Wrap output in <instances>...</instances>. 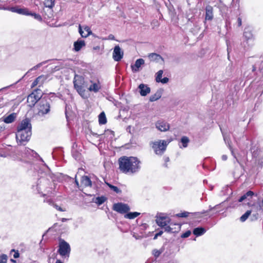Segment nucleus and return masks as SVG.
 Segmentation results:
<instances>
[{
    "instance_id": "13",
    "label": "nucleus",
    "mask_w": 263,
    "mask_h": 263,
    "mask_svg": "<svg viewBox=\"0 0 263 263\" xmlns=\"http://www.w3.org/2000/svg\"><path fill=\"white\" fill-rule=\"evenodd\" d=\"M123 57V52L119 46H116L114 49L112 58L115 61H120Z\"/></svg>"
},
{
    "instance_id": "40",
    "label": "nucleus",
    "mask_w": 263,
    "mask_h": 263,
    "mask_svg": "<svg viewBox=\"0 0 263 263\" xmlns=\"http://www.w3.org/2000/svg\"><path fill=\"white\" fill-rule=\"evenodd\" d=\"M29 15L33 16L35 20H36L39 21L41 22L42 21V16L39 14H36L34 12H31L30 11V14H29Z\"/></svg>"
},
{
    "instance_id": "28",
    "label": "nucleus",
    "mask_w": 263,
    "mask_h": 263,
    "mask_svg": "<svg viewBox=\"0 0 263 263\" xmlns=\"http://www.w3.org/2000/svg\"><path fill=\"white\" fill-rule=\"evenodd\" d=\"M47 203H48L49 205L52 206L53 208H54L55 209L61 212H65L66 211L65 208H62L61 206L57 205L56 203H54L51 199H47L46 200H45Z\"/></svg>"
},
{
    "instance_id": "47",
    "label": "nucleus",
    "mask_w": 263,
    "mask_h": 263,
    "mask_svg": "<svg viewBox=\"0 0 263 263\" xmlns=\"http://www.w3.org/2000/svg\"><path fill=\"white\" fill-rule=\"evenodd\" d=\"M168 82V79L166 77L161 79V80L159 81V82H161L163 84H166Z\"/></svg>"
},
{
    "instance_id": "59",
    "label": "nucleus",
    "mask_w": 263,
    "mask_h": 263,
    "mask_svg": "<svg viewBox=\"0 0 263 263\" xmlns=\"http://www.w3.org/2000/svg\"><path fill=\"white\" fill-rule=\"evenodd\" d=\"M257 210L258 211L262 210L261 206L260 205H259L258 206H257Z\"/></svg>"
},
{
    "instance_id": "31",
    "label": "nucleus",
    "mask_w": 263,
    "mask_h": 263,
    "mask_svg": "<svg viewBox=\"0 0 263 263\" xmlns=\"http://www.w3.org/2000/svg\"><path fill=\"white\" fill-rule=\"evenodd\" d=\"M99 122L100 124H105L107 122L106 116L104 112H102L99 115Z\"/></svg>"
},
{
    "instance_id": "63",
    "label": "nucleus",
    "mask_w": 263,
    "mask_h": 263,
    "mask_svg": "<svg viewBox=\"0 0 263 263\" xmlns=\"http://www.w3.org/2000/svg\"><path fill=\"white\" fill-rule=\"evenodd\" d=\"M4 129H5V127H1V128H0V130H1V131L3 130Z\"/></svg>"
},
{
    "instance_id": "4",
    "label": "nucleus",
    "mask_w": 263,
    "mask_h": 263,
    "mask_svg": "<svg viewBox=\"0 0 263 263\" xmlns=\"http://www.w3.org/2000/svg\"><path fill=\"white\" fill-rule=\"evenodd\" d=\"M156 222L157 224L163 228L164 231L170 233H175L178 232L180 228L181 225L179 224H174L175 226H177V230H174L171 227L173 226V222H171L170 218L163 214H161L156 219Z\"/></svg>"
},
{
    "instance_id": "14",
    "label": "nucleus",
    "mask_w": 263,
    "mask_h": 263,
    "mask_svg": "<svg viewBox=\"0 0 263 263\" xmlns=\"http://www.w3.org/2000/svg\"><path fill=\"white\" fill-rule=\"evenodd\" d=\"M156 127L161 132H166L170 128L169 124L164 121H158L156 123Z\"/></svg>"
},
{
    "instance_id": "22",
    "label": "nucleus",
    "mask_w": 263,
    "mask_h": 263,
    "mask_svg": "<svg viewBox=\"0 0 263 263\" xmlns=\"http://www.w3.org/2000/svg\"><path fill=\"white\" fill-rule=\"evenodd\" d=\"M213 18V8L210 6H208L205 8V21H211Z\"/></svg>"
},
{
    "instance_id": "37",
    "label": "nucleus",
    "mask_w": 263,
    "mask_h": 263,
    "mask_svg": "<svg viewBox=\"0 0 263 263\" xmlns=\"http://www.w3.org/2000/svg\"><path fill=\"white\" fill-rule=\"evenodd\" d=\"M163 71L162 70H159L156 74V81L157 82H159V81L161 80V78L162 77Z\"/></svg>"
},
{
    "instance_id": "60",
    "label": "nucleus",
    "mask_w": 263,
    "mask_h": 263,
    "mask_svg": "<svg viewBox=\"0 0 263 263\" xmlns=\"http://www.w3.org/2000/svg\"><path fill=\"white\" fill-rule=\"evenodd\" d=\"M7 156H8L7 154H0V156H1V157H6Z\"/></svg>"
},
{
    "instance_id": "6",
    "label": "nucleus",
    "mask_w": 263,
    "mask_h": 263,
    "mask_svg": "<svg viewBox=\"0 0 263 263\" xmlns=\"http://www.w3.org/2000/svg\"><path fill=\"white\" fill-rule=\"evenodd\" d=\"M58 253L61 256L63 261H67L69 258L71 248L69 244L64 239H60Z\"/></svg>"
},
{
    "instance_id": "48",
    "label": "nucleus",
    "mask_w": 263,
    "mask_h": 263,
    "mask_svg": "<svg viewBox=\"0 0 263 263\" xmlns=\"http://www.w3.org/2000/svg\"><path fill=\"white\" fill-rule=\"evenodd\" d=\"M248 198L247 197L246 195V194H245L243 195H242L238 200V201L241 202L242 201H243V200H245V199H247Z\"/></svg>"
},
{
    "instance_id": "50",
    "label": "nucleus",
    "mask_w": 263,
    "mask_h": 263,
    "mask_svg": "<svg viewBox=\"0 0 263 263\" xmlns=\"http://www.w3.org/2000/svg\"><path fill=\"white\" fill-rule=\"evenodd\" d=\"M214 208H215V207H212L211 206H209V210H208V211H204V210H203V211H202V212L200 213V214H205V213H206L208 212L209 211H211V210H213Z\"/></svg>"
},
{
    "instance_id": "10",
    "label": "nucleus",
    "mask_w": 263,
    "mask_h": 263,
    "mask_svg": "<svg viewBox=\"0 0 263 263\" xmlns=\"http://www.w3.org/2000/svg\"><path fill=\"white\" fill-rule=\"evenodd\" d=\"M251 151L256 165L261 168L263 166V151L257 147L251 148Z\"/></svg>"
},
{
    "instance_id": "16",
    "label": "nucleus",
    "mask_w": 263,
    "mask_h": 263,
    "mask_svg": "<svg viewBox=\"0 0 263 263\" xmlns=\"http://www.w3.org/2000/svg\"><path fill=\"white\" fill-rule=\"evenodd\" d=\"M148 58L151 62L163 63V58L159 54L155 53H151L148 55Z\"/></svg>"
},
{
    "instance_id": "33",
    "label": "nucleus",
    "mask_w": 263,
    "mask_h": 263,
    "mask_svg": "<svg viewBox=\"0 0 263 263\" xmlns=\"http://www.w3.org/2000/svg\"><path fill=\"white\" fill-rule=\"evenodd\" d=\"M251 210H248L244 214H243L240 217V220L241 222L245 221L248 219L249 216L251 215Z\"/></svg>"
},
{
    "instance_id": "9",
    "label": "nucleus",
    "mask_w": 263,
    "mask_h": 263,
    "mask_svg": "<svg viewBox=\"0 0 263 263\" xmlns=\"http://www.w3.org/2000/svg\"><path fill=\"white\" fill-rule=\"evenodd\" d=\"M37 115L43 116L50 111V104L49 102L44 98L41 99L37 105Z\"/></svg>"
},
{
    "instance_id": "1",
    "label": "nucleus",
    "mask_w": 263,
    "mask_h": 263,
    "mask_svg": "<svg viewBox=\"0 0 263 263\" xmlns=\"http://www.w3.org/2000/svg\"><path fill=\"white\" fill-rule=\"evenodd\" d=\"M119 168L125 174H135L141 168V162L136 157L122 156L118 160Z\"/></svg>"
},
{
    "instance_id": "15",
    "label": "nucleus",
    "mask_w": 263,
    "mask_h": 263,
    "mask_svg": "<svg viewBox=\"0 0 263 263\" xmlns=\"http://www.w3.org/2000/svg\"><path fill=\"white\" fill-rule=\"evenodd\" d=\"M91 84L89 86L88 90L95 93L98 92L101 89V85L99 80L96 82L90 81Z\"/></svg>"
},
{
    "instance_id": "2",
    "label": "nucleus",
    "mask_w": 263,
    "mask_h": 263,
    "mask_svg": "<svg viewBox=\"0 0 263 263\" xmlns=\"http://www.w3.org/2000/svg\"><path fill=\"white\" fill-rule=\"evenodd\" d=\"M31 124L29 119L26 118L21 121L17 126L16 133V139L20 145H25L31 137Z\"/></svg>"
},
{
    "instance_id": "34",
    "label": "nucleus",
    "mask_w": 263,
    "mask_h": 263,
    "mask_svg": "<svg viewBox=\"0 0 263 263\" xmlns=\"http://www.w3.org/2000/svg\"><path fill=\"white\" fill-rule=\"evenodd\" d=\"M46 79L47 76L44 75L40 76L36 79V81L39 82V86H41L44 83V82L46 80Z\"/></svg>"
},
{
    "instance_id": "17",
    "label": "nucleus",
    "mask_w": 263,
    "mask_h": 263,
    "mask_svg": "<svg viewBox=\"0 0 263 263\" xmlns=\"http://www.w3.org/2000/svg\"><path fill=\"white\" fill-rule=\"evenodd\" d=\"M79 31L82 37H87L92 33L89 27L85 26L84 27V30H83L80 25H79Z\"/></svg>"
},
{
    "instance_id": "62",
    "label": "nucleus",
    "mask_w": 263,
    "mask_h": 263,
    "mask_svg": "<svg viewBox=\"0 0 263 263\" xmlns=\"http://www.w3.org/2000/svg\"><path fill=\"white\" fill-rule=\"evenodd\" d=\"M10 261H11L12 262H13V263H16V260H14V259H10Z\"/></svg>"
},
{
    "instance_id": "11",
    "label": "nucleus",
    "mask_w": 263,
    "mask_h": 263,
    "mask_svg": "<svg viewBox=\"0 0 263 263\" xmlns=\"http://www.w3.org/2000/svg\"><path fill=\"white\" fill-rule=\"evenodd\" d=\"M113 210L119 213L124 214L126 213L130 210L129 206L125 203H117L113 205Z\"/></svg>"
},
{
    "instance_id": "46",
    "label": "nucleus",
    "mask_w": 263,
    "mask_h": 263,
    "mask_svg": "<svg viewBox=\"0 0 263 263\" xmlns=\"http://www.w3.org/2000/svg\"><path fill=\"white\" fill-rule=\"evenodd\" d=\"M191 232L190 231H187L185 233H183L181 237V238H187L190 236Z\"/></svg>"
},
{
    "instance_id": "3",
    "label": "nucleus",
    "mask_w": 263,
    "mask_h": 263,
    "mask_svg": "<svg viewBox=\"0 0 263 263\" xmlns=\"http://www.w3.org/2000/svg\"><path fill=\"white\" fill-rule=\"evenodd\" d=\"M50 181L47 177L42 176L32 186L33 191L39 194H42L43 196L51 193V188L49 187Z\"/></svg>"
},
{
    "instance_id": "23",
    "label": "nucleus",
    "mask_w": 263,
    "mask_h": 263,
    "mask_svg": "<svg viewBox=\"0 0 263 263\" xmlns=\"http://www.w3.org/2000/svg\"><path fill=\"white\" fill-rule=\"evenodd\" d=\"M16 115L15 113H12L6 117L3 118V121L7 124L12 123L15 119Z\"/></svg>"
},
{
    "instance_id": "52",
    "label": "nucleus",
    "mask_w": 263,
    "mask_h": 263,
    "mask_svg": "<svg viewBox=\"0 0 263 263\" xmlns=\"http://www.w3.org/2000/svg\"><path fill=\"white\" fill-rule=\"evenodd\" d=\"M37 85L39 86V82L37 81H36V80L35 79L32 83V87H35Z\"/></svg>"
},
{
    "instance_id": "51",
    "label": "nucleus",
    "mask_w": 263,
    "mask_h": 263,
    "mask_svg": "<svg viewBox=\"0 0 263 263\" xmlns=\"http://www.w3.org/2000/svg\"><path fill=\"white\" fill-rule=\"evenodd\" d=\"M108 40H115V36L113 34H109L108 37H107V39Z\"/></svg>"
},
{
    "instance_id": "20",
    "label": "nucleus",
    "mask_w": 263,
    "mask_h": 263,
    "mask_svg": "<svg viewBox=\"0 0 263 263\" xmlns=\"http://www.w3.org/2000/svg\"><path fill=\"white\" fill-rule=\"evenodd\" d=\"M139 88L140 89V93L142 96H146L151 91L150 88L143 84H140Z\"/></svg>"
},
{
    "instance_id": "42",
    "label": "nucleus",
    "mask_w": 263,
    "mask_h": 263,
    "mask_svg": "<svg viewBox=\"0 0 263 263\" xmlns=\"http://www.w3.org/2000/svg\"><path fill=\"white\" fill-rule=\"evenodd\" d=\"M47 61H44L41 63H39L38 64L36 65L34 67H33L32 68L30 69V71L32 70H36L37 68H40L41 66H42L43 64L46 63Z\"/></svg>"
},
{
    "instance_id": "25",
    "label": "nucleus",
    "mask_w": 263,
    "mask_h": 263,
    "mask_svg": "<svg viewBox=\"0 0 263 263\" xmlns=\"http://www.w3.org/2000/svg\"><path fill=\"white\" fill-rule=\"evenodd\" d=\"M81 183L85 187H90L92 185V182L90 179L87 176H84L82 177Z\"/></svg>"
},
{
    "instance_id": "43",
    "label": "nucleus",
    "mask_w": 263,
    "mask_h": 263,
    "mask_svg": "<svg viewBox=\"0 0 263 263\" xmlns=\"http://www.w3.org/2000/svg\"><path fill=\"white\" fill-rule=\"evenodd\" d=\"M162 251L158 250H154L153 251V255L156 257L157 258L159 256V255L162 253Z\"/></svg>"
},
{
    "instance_id": "49",
    "label": "nucleus",
    "mask_w": 263,
    "mask_h": 263,
    "mask_svg": "<svg viewBox=\"0 0 263 263\" xmlns=\"http://www.w3.org/2000/svg\"><path fill=\"white\" fill-rule=\"evenodd\" d=\"M243 35L246 38L249 39L251 36V34L250 33H249V32H247V31H245L244 33H243Z\"/></svg>"
},
{
    "instance_id": "53",
    "label": "nucleus",
    "mask_w": 263,
    "mask_h": 263,
    "mask_svg": "<svg viewBox=\"0 0 263 263\" xmlns=\"http://www.w3.org/2000/svg\"><path fill=\"white\" fill-rule=\"evenodd\" d=\"M237 24H238V27H240L241 24H242V21H241V19L240 17H238L237 18Z\"/></svg>"
},
{
    "instance_id": "7",
    "label": "nucleus",
    "mask_w": 263,
    "mask_h": 263,
    "mask_svg": "<svg viewBox=\"0 0 263 263\" xmlns=\"http://www.w3.org/2000/svg\"><path fill=\"white\" fill-rule=\"evenodd\" d=\"M168 144L167 141L160 140L152 142V146L156 155H162L166 150Z\"/></svg>"
},
{
    "instance_id": "12",
    "label": "nucleus",
    "mask_w": 263,
    "mask_h": 263,
    "mask_svg": "<svg viewBox=\"0 0 263 263\" xmlns=\"http://www.w3.org/2000/svg\"><path fill=\"white\" fill-rule=\"evenodd\" d=\"M7 10L27 16L30 14V11L26 8H18L17 7H7Z\"/></svg>"
},
{
    "instance_id": "61",
    "label": "nucleus",
    "mask_w": 263,
    "mask_h": 263,
    "mask_svg": "<svg viewBox=\"0 0 263 263\" xmlns=\"http://www.w3.org/2000/svg\"><path fill=\"white\" fill-rule=\"evenodd\" d=\"M164 160H165V161L166 162L169 161V160H170L169 158H168V157H165V158H164Z\"/></svg>"
},
{
    "instance_id": "27",
    "label": "nucleus",
    "mask_w": 263,
    "mask_h": 263,
    "mask_svg": "<svg viewBox=\"0 0 263 263\" xmlns=\"http://www.w3.org/2000/svg\"><path fill=\"white\" fill-rule=\"evenodd\" d=\"M77 86V88H76L77 91L78 93L84 99H86L87 98V96L86 94V90L83 86Z\"/></svg>"
},
{
    "instance_id": "38",
    "label": "nucleus",
    "mask_w": 263,
    "mask_h": 263,
    "mask_svg": "<svg viewBox=\"0 0 263 263\" xmlns=\"http://www.w3.org/2000/svg\"><path fill=\"white\" fill-rule=\"evenodd\" d=\"M10 254L12 255L14 258H17L20 257V253L18 250L12 249L10 251Z\"/></svg>"
},
{
    "instance_id": "54",
    "label": "nucleus",
    "mask_w": 263,
    "mask_h": 263,
    "mask_svg": "<svg viewBox=\"0 0 263 263\" xmlns=\"http://www.w3.org/2000/svg\"><path fill=\"white\" fill-rule=\"evenodd\" d=\"M221 159L223 161H226L228 159V157L226 155H223L221 157Z\"/></svg>"
},
{
    "instance_id": "19",
    "label": "nucleus",
    "mask_w": 263,
    "mask_h": 263,
    "mask_svg": "<svg viewBox=\"0 0 263 263\" xmlns=\"http://www.w3.org/2000/svg\"><path fill=\"white\" fill-rule=\"evenodd\" d=\"M221 130H222L221 129ZM221 132H222V131H221ZM222 133L223 139H224L225 143H226V144H227L228 146L229 147V148L230 149L232 156L236 159V161L239 163V161L236 158V155L234 153V149L231 145V142H230L229 138L226 134H224L223 132H222Z\"/></svg>"
},
{
    "instance_id": "36",
    "label": "nucleus",
    "mask_w": 263,
    "mask_h": 263,
    "mask_svg": "<svg viewBox=\"0 0 263 263\" xmlns=\"http://www.w3.org/2000/svg\"><path fill=\"white\" fill-rule=\"evenodd\" d=\"M189 141V138L186 136H183L181 139V142L182 143L183 147H186L187 146Z\"/></svg>"
},
{
    "instance_id": "64",
    "label": "nucleus",
    "mask_w": 263,
    "mask_h": 263,
    "mask_svg": "<svg viewBox=\"0 0 263 263\" xmlns=\"http://www.w3.org/2000/svg\"><path fill=\"white\" fill-rule=\"evenodd\" d=\"M66 220H67V219H66V218H62V221L63 222L66 221Z\"/></svg>"
},
{
    "instance_id": "30",
    "label": "nucleus",
    "mask_w": 263,
    "mask_h": 263,
    "mask_svg": "<svg viewBox=\"0 0 263 263\" xmlns=\"http://www.w3.org/2000/svg\"><path fill=\"white\" fill-rule=\"evenodd\" d=\"M140 214V213L135 212H129L126 214L124 215V217L125 218L133 219L138 216Z\"/></svg>"
},
{
    "instance_id": "24",
    "label": "nucleus",
    "mask_w": 263,
    "mask_h": 263,
    "mask_svg": "<svg viewBox=\"0 0 263 263\" xmlns=\"http://www.w3.org/2000/svg\"><path fill=\"white\" fill-rule=\"evenodd\" d=\"M85 45V41L82 40H79L74 43V49L76 51H79Z\"/></svg>"
},
{
    "instance_id": "39",
    "label": "nucleus",
    "mask_w": 263,
    "mask_h": 263,
    "mask_svg": "<svg viewBox=\"0 0 263 263\" xmlns=\"http://www.w3.org/2000/svg\"><path fill=\"white\" fill-rule=\"evenodd\" d=\"M8 256L6 254H2L0 255V263H7Z\"/></svg>"
},
{
    "instance_id": "8",
    "label": "nucleus",
    "mask_w": 263,
    "mask_h": 263,
    "mask_svg": "<svg viewBox=\"0 0 263 263\" xmlns=\"http://www.w3.org/2000/svg\"><path fill=\"white\" fill-rule=\"evenodd\" d=\"M43 93L40 89L34 90L27 97V103L28 105L32 107L34 106L38 101H40L42 97Z\"/></svg>"
},
{
    "instance_id": "56",
    "label": "nucleus",
    "mask_w": 263,
    "mask_h": 263,
    "mask_svg": "<svg viewBox=\"0 0 263 263\" xmlns=\"http://www.w3.org/2000/svg\"><path fill=\"white\" fill-rule=\"evenodd\" d=\"M174 224H175V223H173V226H171V227L174 229V230H177V226H175V225H174Z\"/></svg>"
},
{
    "instance_id": "18",
    "label": "nucleus",
    "mask_w": 263,
    "mask_h": 263,
    "mask_svg": "<svg viewBox=\"0 0 263 263\" xmlns=\"http://www.w3.org/2000/svg\"><path fill=\"white\" fill-rule=\"evenodd\" d=\"M144 64V60L143 59H137L134 65L131 66L132 69L134 72H138L140 70L141 66Z\"/></svg>"
},
{
    "instance_id": "26",
    "label": "nucleus",
    "mask_w": 263,
    "mask_h": 263,
    "mask_svg": "<svg viewBox=\"0 0 263 263\" xmlns=\"http://www.w3.org/2000/svg\"><path fill=\"white\" fill-rule=\"evenodd\" d=\"M206 230L204 228L202 227H198L193 230V233L196 236H199L204 234Z\"/></svg>"
},
{
    "instance_id": "44",
    "label": "nucleus",
    "mask_w": 263,
    "mask_h": 263,
    "mask_svg": "<svg viewBox=\"0 0 263 263\" xmlns=\"http://www.w3.org/2000/svg\"><path fill=\"white\" fill-rule=\"evenodd\" d=\"M189 213L187 212H184L182 213H178L176 214V216L178 217H187L189 216Z\"/></svg>"
},
{
    "instance_id": "5",
    "label": "nucleus",
    "mask_w": 263,
    "mask_h": 263,
    "mask_svg": "<svg viewBox=\"0 0 263 263\" xmlns=\"http://www.w3.org/2000/svg\"><path fill=\"white\" fill-rule=\"evenodd\" d=\"M37 154L28 147H24L23 149L16 148V149L10 154L11 157L14 160L21 161L23 158L29 157L30 156L35 157Z\"/></svg>"
},
{
    "instance_id": "41",
    "label": "nucleus",
    "mask_w": 263,
    "mask_h": 263,
    "mask_svg": "<svg viewBox=\"0 0 263 263\" xmlns=\"http://www.w3.org/2000/svg\"><path fill=\"white\" fill-rule=\"evenodd\" d=\"M107 185L110 188V189L113 190L115 192H116L117 193H120L121 192L120 189L117 186L111 185V184H110L109 183H107Z\"/></svg>"
},
{
    "instance_id": "57",
    "label": "nucleus",
    "mask_w": 263,
    "mask_h": 263,
    "mask_svg": "<svg viewBox=\"0 0 263 263\" xmlns=\"http://www.w3.org/2000/svg\"><path fill=\"white\" fill-rule=\"evenodd\" d=\"M55 263H63V262L60 259H57Z\"/></svg>"
},
{
    "instance_id": "29",
    "label": "nucleus",
    "mask_w": 263,
    "mask_h": 263,
    "mask_svg": "<svg viewBox=\"0 0 263 263\" xmlns=\"http://www.w3.org/2000/svg\"><path fill=\"white\" fill-rule=\"evenodd\" d=\"M161 96H162V92H161L160 91H158L154 95H152L149 97V101L151 102H154V101H157L161 98Z\"/></svg>"
},
{
    "instance_id": "45",
    "label": "nucleus",
    "mask_w": 263,
    "mask_h": 263,
    "mask_svg": "<svg viewBox=\"0 0 263 263\" xmlns=\"http://www.w3.org/2000/svg\"><path fill=\"white\" fill-rule=\"evenodd\" d=\"M246 195L248 200H250L254 195V193L251 191H249L246 193Z\"/></svg>"
},
{
    "instance_id": "58",
    "label": "nucleus",
    "mask_w": 263,
    "mask_h": 263,
    "mask_svg": "<svg viewBox=\"0 0 263 263\" xmlns=\"http://www.w3.org/2000/svg\"><path fill=\"white\" fill-rule=\"evenodd\" d=\"M76 176H77L76 175ZM75 183L77 184V186L79 185V182L78 180L76 179V177H75Z\"/></svg>"
},
{
    "instance_id": "35",
    "label": "nucleus",
    "mask_w": 263,
    "mask_h": 263,
    "mask_svg": "<svg viewBox=\"0 0 263 263\" xmlns=\"http://www.w3.org/2000/svg\"><path fill=\"white\" fill-rule=\"evenodd\" d=\"M106 200V198L104 196L98 197L96 198L95 202L98 205H101L103 204Z\"/></svg>"
},
{
    "instance_id": "21",
    "label": "nucleus",
    "mask_w": 263,
    "mask_h": 263,
    "mask_svg": "<svg viewBox=\"0 0 263 263\" xmlns=\"http://www.w3.org/2000/svg\"><path fill=\"white\" fill-rule=\"evenodd\" d=\"M84 79L82 77L78 75H76L73 80V85L74 88H77V86H83Z\"/></svg>"
},
{
    "instance_id": "32",
    "label": "nucleus",
    "mask_w": 263,
    "mask_h": 263,
    "mask_svg": "<svg viewBox=\"0 0 263 263\" xmlns=\"http://www.w3.org/2000/svg\"><path fill=\"white\" fill-rule=\"evenodd\" d=\"M55 5V0H45L44 5L46 7L52 8Z\"/></svg>"
},
{
    "instance_id": "55",
    "label": "nucleus",
    "mask_w": 263,
    "mask_h": 263,
    "mask_svg": "<svg viewBox=\"0 0 263 263\" xmlns=\"http://www.w3.org/2000/svg\"><path fill=\"white\" fill-rule=\"evenodd\" d=\"M162 234V232L160 231L159 233H157L154 237V239L156 238L158 236H160Z\"/></svg>"
}]
</instances>
